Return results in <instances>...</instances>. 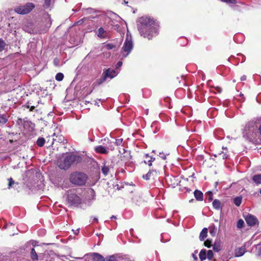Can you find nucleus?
I'll use <instances>...</instances> for the list:
<instances>
[{"mask_svg":"<svg viewBox=\"0 0 261 261\" xmlns=\"http://www.w3.org/2000/svg\"><path fill=\"white\" fill-rule=\"evenodd\" d=\"M247 252L245 246H243L241 247L236 248L234 250V256L241 257L243 256Z\"/></svg>","mask_w":261,"mask_h":261,"instance_id":"nucleus-11","label":"nucleus"},{"mask_svg":"<svg viewBox=\"0 0 261 261\" xmlns=\"http://www.w3.org/2000/svg\"><path fill=\"white\" fill-rule=\"evenodd\" d=\"M23 30H25V31H27L24 28H23Z\"/></svg>","mask_w":261,"mask_h":261,"instance_id":"nucleus-58","label":"nucleus"},{"mask_svg":"<svg viewBox=\"0 0 261 261\" xmlns=\"http://www.w3.org/2000/svg\"><path fill=\"white\" fill-rule=\"evenodd\" d=\"M194 196L196 199L198 201H202L203 198V194L202 192L199 190H196L194 192Z\"/></svg>","mask_w":261,"mask_h":261,"instance_id":"nucleus-15","label":"nucleus"},{"mask_svg":"<svg viewBox=\"0 0 261 261\" xmlns=\"http://www.w3.org/2000/svg\"><path fill=\"white\" fill-rule=\"evenodd\" d=\"M199 256L201 261L205 260L206 258V250L204 249L201 250Z\"/></svg>","mask_w":261,"mask_h":261,"instance_id":"nucleus-19","label":"nucleus"},{"mask_svg":"<svg viewBox=\"0 0 261 261\" xmlns=\"http://www.w3.org/2000/svg\"><path fill=\"white\" fill-rule=\"evenodd\" d=\"M45 3L47 7L49 6L50 4V0H45Z\"/></svg>","mask_w":261,"mask_h":261,"instance_id":"nucleus-42","label":"nucleus"},{"mask_svg":"<svg viewBox=\"0 0 261 261\" xmlns=\"http://www.w3.org/2000/svg\"><path fill=\"white\" fill-rule=\"evenodd\" d=\"M98 36L99 37L101 36L105 33V30H103V29L102 28H100L98 29Z\"/></svg>","mask_w":261,"mask_h":261,"instance_id":"nucleus-39","label":"nucleus"},{"mask_svg":"<svg viewBox=\"0 0 261 261\" xmlns=\"http://www.w3.org/2000/svg\"><path fill=\"white\" fill-rule=\"evenodd\" d=\"M222 157L223 159H226L228 158V155L225 153H223L222 155Z\"/></svg>","mask_w":261,"mask_h":261,"instance_id":"nucleus-48","label":"nucleus"},{"mask_svg":"<svg viewBox=\"0 0 261 261\" xmlns=\"http://www.w3.org/2000/svg\"><path fill=\"white\" fill-rule=\"evenodd\" d=\"M105 261H118V258L116 255H112L105 257Z\"/></svg>","mask_w":261,"mask_h":261,"instance_id":"nucleus-24","label":"nucleus"},{"mask_svg":"<svg viewBox=\"0 0 261 261\" xmlns=\"http://www.w3.org/2000/svg\"><path fill=\"white\" fill-rule=\"evenodd\" d=\"M252 180L256 185L261 184V174H256L253 176Z\"/></svg>","mask_w":261,"mask_h":261,"instance_id":"nucleus-17","label":"nucleus"},{"mask_svg":"<svg viewBox=\"0 0 261 261\" xmlns=\"http://www.w3.org/2000/svg\"><path fill=\"white\" fill-rule=\"evenodd\" d=\"M34 245V246H36V245H35V243H34V245Z\"/></svg>","mask_w":261,"mask_h":261,"instance_id":"nucleus-61","label":"nucleus"},{"mask_svg":"<svg viewBox=\"0 0 261 261\" xmlns=\"http://www.w3.org/2000/svg\"><path fill=\"white\" fill-rule=\"evenodd\" d=\"M222 2L228 3V4H235L237 3L236 0H221Z\"/></svg>","mask_w":261,"mask_h":261,"instance_id":"nucleus-38","label":"nucleus"},{"mask_svg":"<svg viewBox=\"0 0 261 261\" xmlns=\"http://www.w3.org/2000/svg\"><path fill=\"white\" fill-rule=\"evenodd\" d=\"M257 126L255 124L249 123L246 126L244 136L250 141L256 144H261V138L259 137Z\"/></svg>","mask_w":261,"mask_h":261,"instance_id":"nucleus-2","label":"nucleus"},{"mask_svg":"<svg viewBox=\"0 0 261 261\" xmlns=\"http://www.w3.org/2000/svg\"><path fill=\"white\" fill-rule=\"evenodd\" d=\"M159 175V171L156 169L149 170L148 173L143 175L142 177L146 180L154 179Z\"/></svg>","mask_w":261,"mask_h":261,"instance_id":"nucleus-8","label":"nucleus"},{"mask_svg":"<svg viewBox=\"0 0 261 261\" xmlns=\"http://www.w3.org/2000/svg\"><path fill=\"white\" fill-rule=\"evenodd\" d=\"M160 158H161L163 160H165L166 159V156L164 153H160Z\"/></svg>","mask_w":261,"mask_h":261,"instance_id":"nucleus-41","label":"nucleus"},{"mask_svg":"<svg viewBox=\"0 0 261 261\" xmlns=\"http://www.w3.org/2000/svg\"><path fill=\"white\" fill-rule=\"evenodd\" d=\"M7 121H8V118H7V116L6 114H0V124L4 125L5 123H6Z\"/></svg>","mask_w":261,"mask_h":261,"instance_id":"nucleus-20","label":"nucleus"},{"mask_svg":"<svg viewBox=\"0 0 261 261\" xmlns=\"http://www.w3.org/2000/svg\"><path fill=\"white\" fill-rule=\"evenodd\" d=\"M245 79H246V77H245L244 76L241 77V80L242 81H244Z\"/></svg>","mask_w":261,"mask_h":261,"instance_id":"nucleus-54","label":"nucleus"},{"mask_svg":"<svg viewBox=\"0 0 261 261\" xmlns=\"http://www.w3.org/2000/svg\"><path fill=\"white\" fill-rule=\"evenodd\" d=\"M208 229L207 228H204L202 229L199 234V240L201 241H203L207 236Z\"/></svg>","mask_w":261,"mask_h":261,"instance_id":"nucleus-14","label":"nucleus"},{"mask_svg":"<svg viewBox=\"0 0 261 261\" xmlns=\"http://www.w3.org/2000/svg\"><path fill=\"white\" fill-rule=\"evenodd\" d=\"M93 256L94 261H105V257L99 253H93Z\"/></svg>","mask_w":261,"mask_h":261,"instance_id":"nucleus-16","label":"nucleus"},{"mask_svg":"<svg viewBox=\"0 0 261 261\" xmlns=\"http://www.w3.org/2000/svg\"><path fill=\"white\" fill-rule=\"evenodd\" d=\"M5 46V42L2 39H0V52L4 49Z\"/></svg>","mask_w":261,"mask_h":261,"instance_id":"nucleus-34","label":"nucleus"},{"mask_svg":"<svg viewBox=\"0 0 261 261\" xmlns=\"http://www.w3.org/2000/svg\"><path fill=\"white\" fill-rule=\"evenodd\" d=\"M213 250L215 252H219L221 250V246L219 243L215 242L214 244L213 245Z\"/></svg>","mask_w":261,"mask_h":261,"instance_id":"nucleus-26","label":"nucleus"},{"mask_svg":"<svg viewBox=\"0 0 261 261\" xmlns=\"http://www.w3.org/2000/svg\"><path fill=\"white\" fill-rule=\"evenodd\" d=\"M204 245L205 247H207V248H210L212 246V241L209 239L206 240L204 242Z\"/></svg>","mask_w":261,"mask_h":261,"instance_id":"nucleus-36","label":"nucleus"},{"mask_svg":"<svg viewBox=\"0 0 261 261\" xmlns=\"http://www.w3.org/2000/svg\"><path fill=\"white\" fill-rule=\"evenodd\" d=\"M54 64L56 66H59V60L58 58H55L54 60Z\"/></svg>","mask_w":261,"mask_h":261,"instance_id":"nucleus-40","label":"nucleus"},{"mask_svg":"<svg viewBox=\"0 0 261 261\" xmlns=\"http://www.w3.org/2000/svg\"><path fill=\"white\" fill-rule=\"evenodd\" d=\"M9 180V184H8V189H10L12 185L14 184V181L12 179V178L10 177L8 179Z\"/></svg>","mask_w":261,"mask_h":261,"instance_id":"nucleus-37","label":"nucleus"},{"mask_svg":"<svg viewBox=\"0 0 261 261\" xmlns=\"http://www.w3.org/2000/svg\"><path fill=\"white\" fill-rule=\"evenodd\" d=\"M94 150L96 152L101 154H107L108 151L107 149L102 145H98L94 148Z\"/></svg>","mask_w":261,"mask_h":261,"instance_id":"nucleus-13","label":"nucleus"},{"mask_svg":"<svg viewBox=\"0 0 261 261\" xmlns=\"http://www.w3.org/2000/svg\"><path fill=\"white\" fill-rule=\"evenodd\" d=\"M66 201L69 206L77 207L82 203L81 198L73 190H69L66 193Z\"/></svg>","mask_w":261,"mask_h":261,"instance_id":"nucleus-5","label":"nucleus"},{"mask_svg":"<svg viewBox=\"0 0 261 261\" xmlns=\"http://www.w3.org/2000/svg\"><path fill=\"white\" fill-rule=\"evenodd\" d=\"M22 107L27 109H29L30 111H33L35 108V106H31L29 101H28L25 105H23Z\"/></svg>","mask_w":261,"mask_h":261,"instance_id":"nucleus-30","label":"nucleus"},{"mask_svg":"<svg viewBox=\"0 0 261 261\" xmlns=\"http://www.w3.org/2000/svg\"><path fill=\"white\" fill-rule=\"evenodd\" d=\"M106 164L107 163H105L101 168V172L105 175H107L110 170L108 166H107Z\"/></svg>","mask_w":261,"mask_h":261,"instance_id":"nucleus-21","label":"nucleus"},{"mask_svg":"<svg viewBox=\"0 0 261 261\" xmlns=\"http://www.w3.org/2000/svg\"><path fill=\"white\" fill-rule=\"evenodd\" d=\"M169 180H170L171 181L172 180V179H171V177H169V176H168V177L166 178V180H167V181H168Z\"/></svg>","mask_w":261,"mask_h":261,"instance_id":"nucleus-51","label":"nucleus"},{"mask_svg":"<svg viewBox=\"0 0 261 261\" xmlns=\"http://www.w3.org/2000/svg\"><path fill=\"white\" fill-rule=\"evenodd\" d=\"M88 179V176L83 172H73L69 177L70 181L73 185L79 186L85 185Z\"/></svg>","mask_w":261,"mask_h":261,"instance_id":"nucleus-4","label":"nucleus"},{"mask_svg":"<svg viewBox=\"0 0 261 261\" xmlns=\"http://www.w3.org/2000/svg\"><path fill=\"white\" fill-rule=\"evenodd\" d=\"M108 70L103 71L101 75V76L97 81L98 85H101L102 83L106 81V80L108 78V76H109V74L108 73Z\"/></svg>","mask_w":261,"mask_h":261,"instance_id":"nucleus-12","label":"nucleus"},{"mask_svg":"<svg viewBox=\"0 0 261 261\" xmlns=\"http://www.w3.org/2000/svg\"><path fill=\"white\" fill-rule=\"evenodd\" d=\"M206 196L207 197L209 201L213 200V193L211 191H208L205 194Z\"/></svg>","mask_w":261,"mask_h":261,"instance_id":"nucleus-35","label":"nucleus"},{"mask_svg":"<svg viewBox=\"0 0 261 261\" xmlns=\"http://www.w3.org/2000/svg\"><path fill=\"white\" fill-rule=\"evenodd\" d=\"M34 8L33 3H27L24 5L16 7L14 11L19 14L24 15L29 13Z\"/></svg>","mask_w":261,"mask_h":261,"instance_id":"nucleus-7","label":"nucleus"},{"mask_svg":"<svg viewBox=\"0 0 261 261\" xmlns=\"http://www.w3.org/2000/svg\"><path fill=\"white\" fill-rule=\"evenodd\" d=\"M138 198H139V199H140V200L141 201V198H140V197H136L135 198V200H136L137 202H139V201H138Z\"/></svg>","mask_w":261,"mask_h":261,"instance_id":"nucleus-50","label":"nucleus"},{"mask_svg":"<svg viewBox=\"0 0 261 261\" xmlns=\"http://www.w3.org/2000/svg\"><path fill=\"white\" fill-rule=\"evenodd\" d=\"M64 74L61 72L58 73L55 76V79L58 81H61L64 79Z\"/></svg>","mask_w":261,"mask_h":261,"instance_id":"nucleus-29","label":"nucleus"},{"mask_svg":"<svg viewBox=\"0 0 261 261\" xmlns=\"http://www.w3.org/2000/svg\"><path fill=\"white\" fill-rule=\"evenodd\" d=\"M260 194H261V189L260 190Z\"/></svg>","mask_w":261,"mask_h":261,"instance_id":"nucleus-62","label":"nucleus"},{"mask_svg":"<svg viewBox=\"0 0 261 261\" xmlns=\"http://www.w3.org/2000/svg\"><path fill=\"white\" fill-rule=\"evenodd\" d=\"M129 158L130 156V154L128 153Z\"/></svg>","mask_w":261,"mask_h":261,"instance_id":"nucleus-59","label":"nucleus"},{"mask_svg":"<svg viewBox=\"0 0 261 261\" xmlns=\"http://www.w3.org/2000/svg\"><path fill=\"white\" fill-rule=\"evenodd\" d=\"M122 139H118V140H116V143H117V145H120L122 143Z\"/></svg>","mask_w":261,"mask_h":261,"instance_id":"nucleus-43","label":"nucleus"},{"mask_svg":"<svg viewBox=\"0 0 261 261\" xmlns=\"http://www.w3.org/2000/svg\"><path fill=\"white\" fill-rule=\"evenodd\" d=\"M84 22V19H82L77 22L78 24H81Z\"/></svg>","mask_w":261,"mask_h":261,"instance_id":"nucleus-47","label":"nucleus"},{"mask_svg":"<svg viewBox=\"0 0 261 261\" xmlns=\"http://www.w3.org/2000/svg\"><path fill=\"white\" fill-rule=\"evenodd\" d=\"M122 64V62L121 61H119L117 64V67L118 68L120 67Z\"/></svg>","mask_w":261,"mask_h":261,"instance_id":"nucleus-45","label":"nucleus"},{"mask_svg":"<svg viewBox=\"0 0 261 261\" xmlns=\"http://www.w3.org/2000/svg\"><path fill=\"white\" fill-rule=\"evenodd\" d=\"M216 90L219 92V93H220L222 91V89L220 87H217L216 88Z\"/></svg>","mask_w":261,"mask_h":261,"instance_id":"nucleus-46","label":"nucleus"},{"mask_svg":"<svg viewBox=\"0 0 261 261\" xmlns=\"http://www.w3.org/2000/svg\"><path fill=\"white\" fill-rule=\"evenodd\" d=\"M247 224L250 226L255 225L257 222L258 220L256 217L252 215L248 214L245 218Z\"/></svg>","mask_w":261,"mask_h":261,"instance_id":"nucleus-10","label":"nucleus"},{"mask_svg":"<svg viewBox=\"0 0 261 261\" xmlns=\"http://www.w3.org/2000/svg\"><path fill=\"white\" fill-rule=\"evenodd\" d=\"M171 185H172V187H174L175 185H177V182H174L173 183H171Z\"/></svg>","mask_w":261,"mask_h":261,"instance_id":"nucleus-49","label":"nucleus"},{"mask_svg":"<svg viewBox=\"0 0 261 261\" xmlns=\"http://www.w3.org/2000/svg\"><path fill=\"white\" fill-rule=\"evenodd\" d=\"M45 142V140L44 138L39 137L37 140L36 144L39 147H42L44 145Z\"/></svg>","mask_w":261,"mask_h":261,"instance_id":"nucleus-23","label":"nucleus"},{"mask_svg":"<svg viewBox=\"0 0 261 261\" xmlns=\"http://www.w3.org/2000/svg\"><path fill=\"white\" fill-rule=\"evenodd\" d=\"M125 157L124 155H123V156H121V160H123V161H125V159H124Z\"/></svg>","mask_w":261,"mask_h":261,"instance_id":"nucleus-52","label":"nucleus"},{"mask_svg":"<svg viewBox=\"0 0 261 261\" xmlns=\"http://www.w3.org/2000/svg\"><path fill=\"white\" fill-rule=\"evenodd\" d=\"M106 47L107 49L110 50L116 47V45L112 43H108L106 45Z\"/></svg>","mask_w":261,"mask_h":261,"instance_id":"nucleus-33","label":"nucleus"},{"mask_svg":"<svg viewBox=\"0 0 261 261\" xmlns=\"http://www.w3.org/2000/svg\"><path fill=\"white\" fill-rule=\"evenodd\" d=\"M214 256V253L212 250H209L206 252V257L208 260H212Z\"/></svg>","mask_w":261,"mask_h":261,"instance_id":"nucleus-31","label":"nucleus"},{"mask_svg":"<svg viewBox=\"0 0 261 261\" xmlns=\"http://www.w3.org/2000/svg\"><path fill=\"white\" fill-rule=\"evenodd\" d=\"M106 70H108V73L109 74V76H108V77H110V79H112L114 77L115 75V71L114 70H111L110 69H106Z\"/></svg>","mask_w":261,"mask_h":261,"instance_id":"nucleus-28","label":"nucleus"},{"mask_svg":"<svg viewBox=\"0 0 261 261\" xmlns=\"http://www.w3.org/2000/svg\"><path fill=\"white\" fill-rule=\"evenodd\" d=\"M93 220H94V221H95L96 222H98V219H97V218H94V219H93Z\"/></svg>","mask_w":261,"mask_h":261,"instance_id":"nucleus-55","label":"nucleus"},{"mask_svg":"<svg viewBox=\"0 0 261 261\" xmlns=\"http://www.w3.org/2000/svg\"><path fill=\"white\" fill-rule=\"evenodd\" d=\"M244 222L242 219H239L237 224V227L238 228L241 229L244 226Z\"/></svg>","mask_w":261,"mask_h":261,"instance_id":"nucleus-32","label":"nucleus"},{"mask_svg":"<svg viewBox=\"0 0 261 261\" xmlns=\"http://www.w3.org/2000/svg\"><path fill=\"white\" fill-rule=\"evenodd\" d=\"M31 257L33 260H37L38 259V255L34 248L31 249Z\"/></svg>","mask_w":261,"mask_h":261,"instance_id":"nucleus-22","label":"nucleus"},{"mask_svg":"<svg viewBox=\"0 0 261 261\" xmlns=\"http://www.w3.org/2000/svg\"><path fill=\"white\" fill-rule=\"evenodd\" d=\"M133 47V44L130 36H126L123 47L121 49V54L123 58L126 57L132 51Z\"/></svg>","mask_w":261,"mask_h":261,"instance_id":"nucleus-6","label":"nucleus"},{"mask_svg":"<svg viewBox=\"0 0 261 261\" xmlns=\"http://www.w3.org/2000/svg\"><path fill=\"white\" fill-rule=\"evenodd\" d=\"M34 245V246H36V245H35V243H34V245Z\"/></svg>","mask_w":261,"mask_h":261,"instance_id":"nucleus-60","label":"nucleus"},{"mask_svg":"<svg viewBox=\"0 0 261 261\" xmlns=\"http://www.w3.org/2000/svg\"><path fill=\"white\" fill-rule=\"evenodd\" d=\"M155 160V158L153 156L149 155L148 153L145 154L141 159L140 163H144L145 164H147L150 166L152 165V162Z\"/></svg>","mask_w":261,"mask_h":261,"instance_id":"nucleus-9","label":"nucleus"},{"mask_svg":"<svg viewBox=\"0 0 261 261\" xmlns=\"http://www.w3.org/2000/svg\"><path fill=\"white\" fill-rule=\"evenodd\" d=\"M242 198L241 196H238L236 197L233 199V202L234 204L237 206H239L240 205L242 202Z\"/></svg>","mask_w":261,"mask_h":261,"instance_id":"nucleus-25","label":"nucleus"},{"mask_svg":"<svg viewBox=\"0 0 261 261\" xmlns=\"http://www.w3.org/2000/svg\"><path fill=\"white\" fill-rule=\"evenodd\" d=\"M111 219H116V217L115 216H112L111 217Z\"/></svg>","mask_w":261,"mask_h":261,"instance_id":"nucleus-56","label":"nucleus"},{"mask_svg":"<svg viewBox=\"0 0 261 261\" xmlns=\"http://www.w3.org/2000/svg\"><path fill=\"white\" fill-rule=\"evenodd\" d=\"M137 26L140 35L149 40L158 34L159 25L150 17L144 16L140 18Z\"/></svg>","mask_w":261,"mask_h":261,"instance_id":"nucleus-1","label":"nucleus"},{"mask_svg":"<svg viewBox=\"0 0 261 261\" xmlns=\"http://www.w3.org/2000/svg\"><path fill=\"white\" fill-rule=\"evenodd\" d=\"M80 159L81 157L80 156L70 154L66 155L63 160L61 159L58 160V165L61 169L67 170L75 162H80Z\"/></svg>","mask_w":261,"mask_h":261,"instance_id":"nucleus-3","label":"nucleus"},{"mask_svg":"<svg viewBox=\"0 0 261 261\" xmlns=\"http://www.w3.org/2000/svg\"><path fill=\"white\" fill-rule=\"evenodd\" d=\"M210 233L212 236H215L217 233V229L214 225L210 227Z\"/></svg>","mask_w":261,"mask_h":261,"instance_id":"nucleus-27","label":"nucleus"},{"mask_svg":"<svg viewBox=\"0 0 261 261\" xmlns=\"http://www.w3.org/2000/svg\"><path fill=\"white\" fill-rule=\"evenodd\" d=\"M123 2L125 5H127L128 4V2L126 0H123Z\"/></svg>","mask_w":261,"mask_h":261,"instance_id":"nucleus-53","label":"nucleus"},{"mask_svg":"<svg viewBox=\"0 0 261 261\" xmlns=\"http://www.w3.org/2000/svg\"><path fill=\"white\" fill-rule=\"evenodd\" d=\"M18 121H22V119H18Z\"/></svg>","mask_w":261,"mask_h":261,"instance_id":"nucleus-57","label":"nucleus"},{"mask_svg":"<svg viewBox=\"0 0 261 261\" xmlns=\"http://www.w3.org/2000/svg\"><path fill=\"white\" fill-rule=\"evenodd\" d=\"M212 204H213V206L214 207V208L217 210H220L221 207V202L220 200H218V199H215L213 203H212Z\"/></svg>","mask_w":261,"mask_h":261,"instance_id":"nucleus-18","label":"nucleus"},{"mask_svg":"<svg viewBox=\"0 0 261 261\" xmlns=\"http://www.w3.org/2000/svg\"><path fill=\"white\" fill-rule=\"evenodd\" d=\"M258 130L259 131V137L261 138V125L258 127Z\"/></svg>","mask_w":261,"mask_h":261,"instance_id":"nucleus-44","label":"nucleus"}]
</instances>
